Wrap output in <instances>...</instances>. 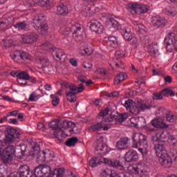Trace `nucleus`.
I'll return each instance as SVG.
<instances>
[{"instance_id":"f257e3e1","label":"nucleus","mask_w":177,"mask_h":177,"mask_svg":"<svg viewBox=\"0 0 177 177\" xmlns=\"http://www.w3.org/2000/svg\"><path fill=\"white\" fill-rule=\"evenodd\" d=\"M156 156L159 158V162L165 168L172 167V160L167 154L164 142H167V134L162 131H156L155 136H152Z\"/></svg>"},{"instance_id":"f03ea898","label":"nucleus","mask_w":177,"mask_h":177,"mask_svg":"<svg viewBox=\"0 0 177 177\" xmlns=\"http://www.w3.org/2000/svg\"><path fill=\"white\" fill-rule=\"evenodd\" d=\"M127 174L120 173L115 176H111L113 172L109 169H106L101 174L100 177H133V175H138L140 177H149L147 173V167L145 164H133L127 167Z\"/></svg>"},{"instance_id":"7ed1b4c3","label":"nucleus","mask_w":177,"mask_h":177,"mask_svg":"<svg viewBox=\"0 0 177 177\" xmlns=\"http://www.w3.org/2000/svg\"><path fill=\"white\" fill-rule=\"evenodd\" d=\"M133 149H138L142 156H146L149 153V144L147 143V136L142 133H135L132 136Z\"/></svg>"},{"instance_id":"20e7f679","label":"nucleus","mask_w":177,"mask_h":177,"mask_svg":"<svg viewBox=\"0 0 177 177\" xmlns=\"http://www.w3.org/2000/svg\"><path fill=\"white\" fill-rule=\"evenodd\" d=\"M127 109V111L137 115L142 110H149L151 108V104H147L143 102L142 100H138L136 102L132 100H127L123 104Z\"/></svg>"},{"instance_id":"39448f33","label":"nucleus","mask_w":177,"mask_h":177,"mask_svg":"<svg viewBox=\"0 0 177 177\" xmlns=\"http://www.w3.org/2000/svg\"><path fill=\"white\" fill-rule=\"evenodd\" d=\"M19 148L20 152L18 155L16 153V147L12 145L6 147L2 153V147L0 146V156H1V161H3L4 164H9L12 162L15 156L18 158H23V151L21 150V147H19Z\"/></svg>"},{"instance_id":"423d86ee","label":"nucleus","mask_w":177,"mask_h":177,"mask_svg":"<svg viewBox=\"0 0 177 177\" xmlns=\"http://www.w3.org/2000/svg\"><path fill=\"white\" fill-rule=\"evenodd\" d=\"M33 27L40 34L45 35L48 32V23H46V17L44 14H39L34 17Z\"/></svg>"},{"instance_id":"0eeeda50","label":"nucleus","mask_w":177,"mask_h":177,"mask_svg":"<svg viewBox=\"0 0 177 177\" xmlns=\"http://www.w3.org/2000/svg\"><path fill=\"white\" fill-rule=\"evenodd\" d=\"M30 146V156H32V157H35L36 156L37 162H45V161H46V156H45V150L41 152V148L39 147V145L34 141L31 142Z\"/></svg>"},{"instance_id":"6e6552de","label":"nucleus","mask_w":177,"mask_h":177,"mask_svg":"<svg viewBox=\"0 0 177 177\" xmlns=\"http://www.w3.org/2000/svg\"><path fill=\"white\" fill-rule=\"evenodd\" d=\"M59 124H60V120H55L49 123V127L53 129L51 130V133H53L57 139L62 140V138H65L67 136L64 134V132L62 130V127H60Z\"/></svg>"},{"instance_id":"1a4fd4ad","label":"nucleus","mask_w":177,"mask_h":177,"mask_svg":"<svg viewBox=\"0 0 177 177\" xmlns=\"http://www.w3.org/2000/svg\"><path fill=\"white\" fill-rule=\"evenodd\" d=\"M129 9L132 12H134L136 15H142L143 13H147L150 10V7L140 3H131L128 5Z\"/></svg>"},{"instance_id":"9d476101","label":"nucleus","mask_w":177,"mask_h":177,"mask_svg":"<svg viewBox=\"0 0 177 177\" xmlns=\"http://www.w3.org/2000/svg\"><path fill=\"white\" fill-rule=\"evenodd\" d=\"M8 177H34V174L30 171L28 165H24L19 168L18 171L10 174Z\"/></svg>"},{"instance_id":"9b49d317","label":"nucleus","mask_w":177,"mask_h":177,"mask_svg":"<svg viewBox=\"0 0 177 177\" xmlns=\"http://www.w3.org/2000/svg\"><path fill=\"white\" fill-rule=\"evenodd\" d=\"M10 57L17 63H18L19 60H27L28 62H31L34 59L32 56L28 53L20 50L15 51L14 53L10 54Z\"/></svg>"},{"instance_id":"f8f14e48","label":"nucleus","mask_w":177,"mask_h":177,"mask_svg":"<svg viewBox=\"0 0 177 177\" xmlns=\"http://www.w3.org/2000/svg\"><path fill=\"white\" fill-rule=\"evenodd\" d=\"M111 128V123L102 121L90 126L88 129L89 132H97L98 131H108Z\"/></svg>"},{"instance_id":"ddd939ff","label":"nucleus","mask_w":177,"mask_h":177,"mask_svg":"<svg viewBox=\"0 0 177 177\" xmlns=\"http://www.w3.org/2000/svg\"><path fill=\"white\" fill-rule=\"evenodd\" d=\"M73 37L75 41H82L85 37V31L81 28V25L75 24L72 25Z\"/></svg>"},{"instance_id":"4468645a","label":"nucleus","mask_w":177,"mask_h":177,"mask_svg":"<svg viewBox=\"0 0 177 177\" xmlns=\"http://www.w3.org/2000/svg\"><path fill=\"white\" fill-rule=\"evenodd\" d=\"M95 149L97 151H102L101 154H107L109 151L106 145V138L102 136H97Z\"/></svg>"},{"instance_id":"2eb2a0df","label":"nucleus","mask_w":177,"mask_h":177,"mask_svg":"<svg viewBox=\"0 0 177 177\" xmlns=\"http://www.w3.org/2000/svg\"><path fill=\"white\" fill-rule=\"evenodd\" d=\"M27 2L28 6H35V5H39V6H42L43 8H52L53 5L52 2L49 0H25Z\"/></svg>"},{"instance_id":"dca6fc26","label":"nucleus","mask_w":177,"mask_h":177,"mask_svg":"<svg viewBox=\"0 0 177 177\" xmlns=\"http://www.w3.org/2000/svg\"><path fill=\"white\" fill-rule=\"evenodd\" d=\"M151 24L155 28H164L167 24V20L162 17L156 15L151 18Z\"/></svg>"},{"instance_id":"f3484780","label":"nucleus","mask_w":177,"mask_h":177,"mask_svg":"<svg viewBox=\"0 0 177 177\" xmlns=\"http://www.w3.org/2000/svg\"><path fill=\"white\" fill-rule=\"evenodd\" d=\"M50 52L53 55V57L55 59V60H62L64 61V59L67 57L66 53L62 49L59 48H56L55 46H53L52 48L50 49Z\"/></svg>"},{"instance_id":"a211bd4d","label":"nucleus","mask_w":177,"mask_h":177,"mask_svg":"<svg viewBox=\"0 0 177 177\" xmlns=\"http://www.w3.org/2000/svg\"><path fill=\"white\" fill-rule=\"evenodd\" d=\"M49 173H50V166L49 165H39L35 169L36 177H44Z\"/></svg>"},{"instance_id":"6ab92c4d","label":"nucleus","mask_w":177,"mask_h":177,"mask_svg":"<svg viewBox=\"0 0 177 177\" xmlns=\"http://www.w3.org/2000/svg\"><path fill=\"white\" fill-rule=\"evenodd\" d=\"M15 23V17H3L0 19V30H5L9 26H12Z\"/></svg>"},{"instance_id":"aec40b11","label":"nucleus","mask_w":177,"mask_h":177,"mask_svg":"<svg viewBox=\"0 0 177 177\" xmlns=\"http://www.w3.org/2000/svg\"><path fill=\"white\" fill-rule=\"evenodd\" d=\"M90 28L93 32L97 34H102L104 30V26L100 23V21L97 20H92L91 21Z\"/></svg>"},{"instance_id":"412c9836","label":"nucleus","mask_w":177,"mask_h":177,"mask_svg":"<svg viewBox=\"0 0 177 177\" xmlns=\"http://www.w3.org/2000/svg\"><path fill=\"white\" fill-rule=\"evenodd\" d=\"M102 161L103 162L104 164L109 165L110 167H113V168H118L119 169H120V171H122V169H125V167L121 165L120 161L115 159L111 160L109 158H102Z\"/></svg>"},{"instance_id":"4be33fe9","label":"nucleus","mask_w":177,"mask_h":177,"mask_svg":"<svg viewBox=\"0 0 177 177\" xmlns=\"http://www.w3.org/2000/svg\"><path fill=\"white\" fill-rule=\"evenodd\" d=\"M124 160L127 162H135L139 160V155L136 151L131 149L125 153Z\"/></svg>"},{"instance_id":"5701e85b","label":"nucleus","mask_w":177,"mask_h":177,"mask_svg":"<svg viewBox=\"0 0 177 177\" xmlns=\"http://www.w3.org/2000/svg\"><path fill=\"white\" fill-rule=\"evenodd\" d=\"M28 80H31L28 73L23 71L18 74L17 82L20 84V85H24V86H27L26 81H28Z\"/></svg>"},{"instance_id":"b1692460","label":"nucleus","mask_w":177,"mask_h":177,"mask_svg":"<svg viewBox=\"0 0 177 177\" xmlns=\"http://www.w3.org/2000/svg\"><path fill=\"white\" fill-rule=\"evenodd\" d=\"M129 138L128 137L122 138L116 142V149L118 150H125L128 149Z\"/></svg>"},{"instance_id":"393cba45","label":"nucleus","mask_w":177,"mask_h":177,"mask_svg":"<svg viewBox=\"0 0 177 177\" xmlns=\"http://www.w3.org/2000/svg\"><path fill=\"white\" fill-rule=\"evenodd\" d=\"M37 39H38V35L35 33H32L30 35H25L22 37V42L24 44H32L37 42Z\"/></svg>"},{"instance_id":"a878e982","label":"nucleus","mask_w":177,"mask_h":177,"mask_svg":"<svg viewBox=\"0 0 177 177\" xmlns=\"http://www.w3.org/2000/svg\"><path fill=\"white\" fill-rule=\"evenodd\" d=\"M151 124L153 127H155V128H168V125L165 124L164 120L161 118L153 120Z\"/></svg>"},{"instance_id":"bb28decb","label":"nucleus","mask_w":177,"mask_h":177,"mask_svg":"<svg viewBox=\"0 0 177 177\" xmlns=\"http://www.w3.org/2000/svg\"><path fill=\"white\" fill-rule=\"evenodd\" d=\"M122 35L125 41H131L132 39V31L129 27H125L122 31Z\"/></svg>"},{"instance_id":"cd10ccee","label":"nucleus","mask_w":177,"mask_h":177,"mask_svg":"<svg viewBox=\"0 0 177 177\" xmlns=\"http://www.w3.org/2000/svg\"><path fill=\"white\" fill-rule=\"evenodd\" d=\"M57 15L66 16L68 13V8H67V6L61 3L57 7Z\"/></svg>"},{"instance_id":"c85d7f7f","label":"nucleus","mask_w":177,"mask_h":177,"mask_svg":"<svg viewBox=\"0 0 177 177\" xmlns=\"http://www.w3.org/2000/svg\"><path fill=\"white\" fill-rule=\"evenodd\" d=\"M69 89L71 91V92H73L74 93H81L85 89V87L84 84H80V86L77 87L74 84H71L69 85Z\"/></svg>"},{"instance_id":"c756f323","label":"nucleus","mask_w":177,"mask_h":177,"mask_svg":"<svg viewBox=\"0 0 177 177\" xmlns=\"http://www.w3.org/2000/svg\"><path fill=\"white\" fill-rule=\"evenodd\" d=\"M145 28H146V26H145L142 24H138L136 25V32L140 37H143V36L145 37L146 35L147 32H146V30H145Z\"/></svg>"},{"instance_id":"7c9ffc66","label":"nucleus","mask_w":177,"mask_h":177,"mask_svg":"<svg viewBox=\"0 0 177 177\" xmlns=\"http://www.w3.org/2000/svg\"><path fill=\"white\" fill-rule=\"evenodd\" d=\"M44 154L46 157V161L47 162H50L55 158V152L50 151V149H45Z\"/></svg>"},{"instance_id":"2f4dec72","label":"nucleus","mask_w":177,"mask_h":177,"mask_svg":"<svg viewBox=\"0 0 177 177\" xmlns=\"http://www.w3.org/2000/svg\"><path fill=\"white\" fill-rule=\"evenodd\" d=\"M6 136H14L15 138H19V136H20V133L19 131H17V130H16L12 127H8V128H7Z\"/></svg>"},{"instance_id":"473e14b6","label":"nucleus","mask_w":177,"mask_h":177,"mask_svg":"<svg viewBox=\"0 0 177 177\" xmlns=\"http://www.w3.org/2000/svg\"><path fill=\"white\" fill-rule=\"evenodd\" d=\"M71 32H73V25H65L60 28V32L62 35H68Z\"/></svg>"},{"instance_id":"72a5a7b5","label":"nucleus","mask_w":177,"mask_h":177,"mask_svg":"<svg viewBox=\"0 0 177 177\" xmlns=\"http://www.w3.org/2000/svg\"><path fill=\"white\" fill-rule=\"evenodd\" d=\"M127 75L124 73H119L114 80V84L115 85H118L120 82H122V81L127 80Z\"/></svg>"},{"instance_id":"f704fd0d","label":"nucleus","mask_w":177,"mask_h":177,"mask_svg":"<svg viewBox=\"0 0 177 177\" xmlns=\"http://www.w3.org/2000/svg\"><path fill=\"white\" fill-rule=\"evenodd\" d=\"M109 113H110V109L109 108L102 110L100 113V117H107V120L106 122H111L114 121V118H113V117H109Z\"/></svg>"},{"instance_id":"c9c22d12","label":"nucleus","mask_w":177,"mask_h":177,"mask_svg":"<svg viewBox=\"0 0 177 177\" xmlns=\"http://www.w3.org/2000/svg\"><path fill=\"white\" fill-rule=\"evenodd\" d=\"M41 97L42 95L38 93V92L34 91L30 94L28 102H38V100H39V99H41Z\"/></svg>"},{"instance_id":"e433bc0d","label":"nucleus","mask_w":177,"mask_h":177,"mask_svg":"<svg viewBox=\"0 0 177 177\" xmlns=\"http://www.w3.org/2000/svg\"><path fill=\"white\" fill-rule=\"evenodd\" d=\"M15 28H17L19 31H21L24 30H27L28 27V24H27V22L26 21H24L22 22H18L15 25H14Z\"/></svg>"},{"instance_id":"4c0bfd02","label":"nucleus","mask_w":177,"mask_h":177,"mask_svg":"<svg viewBox=\"0 0 177 177\" xmlns=\"http://www.w3.org/2000/svg\"><path fill=\"white\" fill-rule=\"evenodd\" d=\"M102 158H101L100 159L97 158H92L89 160V165L93 167H97V165H100V164H104L103 161H102Z\"/></svg>"},{"instance_id":"58836bf2","label":"nucleus","mask_w":177,"mask_h":177,"mask_svg":"<svg viewBox=\"0 0 177 177\" xmlns=\"http://www.w3.org/2000/svg\"><path fill=\"white\" fill-rule=\"evenodd\" d=\"M39 61L43 68H49L51 67L50 62H49V59L44 57H40Z\"/></svg>"},{"instance_id":"ea45409f","label":"nucleus","mask_w":177,"mask_h":177,"mask_svg":"<svg viewBox=\"0 0 177 177\" xmlns=\"http://www.w3.org/2000/svg\"><path fill=\"white\" fill-rule=\"evenodd\" d=\"M165 44L166 45H175L176 44V39L172 35H169L168 37L165 38Z\"/></svg>"},{"instance_id":"a19ab883","label":"nucleus","mask_w":177,"mask_h":177,"mask_svg":"<svg viewBox=\"0 0 177 177\" xmlns=\"http://www.w3.org/2000/svg\"><path fill=\"white\" fill-rule=\"evenodd\" d=\"M18 137H15L13 136H6L4 142H3V145H12V143H15L16 142V139H17Z\"/></svg>"},{"instance_id":"79ce46f5","label":"nucleus","mask_w":177,"mask_h":177,"mask_svg":"<svg viewBox=\"0 0 177 177\" xmlns=\"http://www.w3.org/2000/svg\"><path fill=\"white\" fill-rule=\"evenodd\" d=\"M66 97L67 100L71 103H74V102H77V96L75 95V93L74 92H66Z\"/></svg>"},{"instance_id":"37998d69","label":"nucleus","mask_w":177,"mask_h":177,"mask_svg":"<svg viewBox=\"0 0 177 177\" xmlns=\"http://www.w3.org/2000/svg\"><path fill=\"white\" fill-rule=\"evenodd\" d=\"M107 44L108 45H118L121 43L120 42V40H118V38L114 36H111L108 38Z\"/></svg>"},{"instance_id":"c03bdc74","label":"nucleus","mask_w":177,"mask_h":177,"mask_svg":"<svg viewBox=\"0 0 177 177\" xmlns=\"http://www.w3.org/2000/svg\"><path fill=\"white\" fill-rule=\"evenodd\" d=\"M163 96H175V91L171 88H165L161 91Z\"/></svg>"},{"instance_id":"a18cd8bd","label":"nucleus","mask_w":177,"mask_h":177,"mask_svg":"<svg viewBox=\"0 0 177 177\" xmlns=\"http://www.w3.org/2000/svg\"><path fill=\"white\" fill-rule=\"evenodd\" d=\"M74 127H75V124L71 121L65 120L62 123V128L64 129H68V128H71V129H73Z\"/></svg>"},{"instance_id":"49530a36","label":"nucleus","mask_w":177,"mask_h":177,"mask_svg":"<svg viewBox=\"0 0 177 177\" xmlns=\"http://www.w3.org/2000/svg\"><path fill=\"white\" fill-rule=\"evenodd\" d=\"M77 142H78V138L76 137H73L71 138H69L66 142V146L71 147V146H75V144H77Z\"/></svg>"},{"instance_id":"de8ad7c7","label":"nucleus","mask_w":177,"mask_h":177,"mask_svg":"<svg viewBox=\"0 0 177 177\" xmlns=\"http://www.w3.org/2000/svg\"><path fill=\"white\" fill-rule=\"evenodd\" d=\"M8 175V166L0 165V177H5Z\"/></svg>"},{"instance_id":"09e8293b","label":"nucleus","mask_w":177,"mask_h":177,"mask_svg":"<svg viewBox=\"0 0 177 177\" xmlns=\"http://www.w3.org/2000/svg\"><path fill=\"white\" fill-rule=\"evenodd\" d=\"M165 13L167 16H176V8L174 7L167 8L165 10Z\"/></svg>"},{"instance_id":"8fccbe9b","label":"nucleus","mask_w":177,"mask_h":177,"mask_svg":"<svg viewBox=\"0 0 177 177\" xmlns=\"http://www.w3.org/2000/svg\"><path fill=\"white\" fill-rule=\"evenodd\" d=\"M93 53V49L91 48V46L84 47L83 50H80V53H82V55H91Z\"/></svg>"},{"instance_id":"3c124183","label":"nucleus","mask_w":177,"mask_h":177,"mask_svg":"<svg viewBox=\"0 0 177 177\" xmlns=\"http://www.w3.org/2000/svg\"><path fill=\"white\" fill-rule=\"evenodd\" d=\"M113 120H117L118 122H124V121L128 118V113H123L119 115L118 118L113 117Z\"/></svg>"},{"instance_id":"603ef678","label":"nucleus","mask_w":177,"mask_h":177,"mask_svg":"<svg viewBox=\"0 0 177 177\" xmlns=\"http://www.w3.org/2000/svg\"><path fill=\"white\" fill-rule=\"evenodd\" d=\"M82 67L85 71H91L92 70L93 65L91 64V62H84L82 64Z\"/></svg>"},{"instance_id":"864d4df0","label":"nucleus","mask_w":177,"mask_h":177,"mask_svg":"<svg viewBox=\"0 0 177 177\" xmlns=\"http://www.w3.org/2000/svg\"><path fill=\"white\" fill-rule=\"evenodd\" d=\"M167 142L171 145V146H176L177 143V140L174 137V136H169L167 138Z\"/></svg>"},{"instance_id":"5fc2aeb1","label":"nucleus","mask_w":177,"mask_h":177,"mask_svg":"<svg viewBox=\"0 0 177 177\" xmlns=\"http://www.w3.org/2000/svg\"><path fill=\"white\" fill-rule=\"evenodd\" d=\"M145 125H146V119L145 118L141 117L138 118V126L140 127V128L145 127Z\"/></svg>"},{"instance_id":"6e6d98bb","label":"nucleus","mask_w":177,"mask_h":177,"mask_svg":"<svg viewBox=\"0 0 177 177\" xmlns=\"http://www.w3.org/2000/svg\"><path fill=\"white\" fill-rule=\"evenodd\" d=\"M166 118L169 122H175V121H176L175 116H174V115L171 113H167L166 114Z\"/></svg>"},{"instance_id":"4d7b16f0","label":"nucleus","mask_w":177,"mask_h":177,"mask_svg":"<svg viewBox=\"0 0 177 177\" xmlns=\"http://www.w3.org/2000/svg\"><path fill=\"white\" fill-rule=\"evenodd\" d=\"M50 97H51V99H53L52 102H53V106H57V104L60 103V98H59L58 97H56V95H51Z\"/></svg>"},{"instance_id":"13d9d810","label":"nucleus","mask_w":177,"mask_h":177,"mask_svg":"<svg viewBox=\"0 0 177 177\" xmlns=\"http://www.w3.org/2000/svg\"><path fill=\"white\" fill-rule=\"evenodd\" d=\"M139 121V118H131L129 120V122L131 125V127H138V122Z\"/></svg>"},{"instance_id":"bf43d9fd","label":"nucleus","mask_w":177,"mask_h":177,"mask_svg":"<svg viewBox=\"0 0 177 177\" xmlns=\"http://www.w3.org/2000/svg\"><path fill=\"white\" fill-rule=\"evenodd\" d=\"M111 26L113 28H115L116 30H118L121 27V25L120 24V22L118 21L115 19H112L111 21Z\"/></svg>"},{"instance_id":"052dcab7","label":"nucleus","mask_w":177,"mask_h":177,"mask_svg":"<svg viewBox=\"0 0 177 177\" xmlns=\"http://www.w3.org/2000/svg\"><path fill=\"white\" fill-rule=\"evenodd\" d=\"M118 95H120V93H118V91H114L111 93H106V99H109L110 97H115L118 96Z\"/></svg>"},{"instance_id":"680f3d73","label":"nucleus","mask_w":177,"mask_h":177,"mask_svg":"<svg viewBox=\"0 0 177 177\" xmlns=\"http://www.w3.org/2000/svg\"><path fill=\"white\" fill-rule=\"evenodd\" d=\"M95 74H100L101 75H105L106 70L103 68H97L95 71Z\"/></svg>"},{"instance_id":"e2e57ef3","label":"nucleus","mask_w":177,"mask_h":177,"mask_svg":"<svg viewBox=\"0 0 177 177\" xmlns=\"http://www.w3.org/2000/svg\"><path fill=\"white\" fill-rule=\"evenodd\" d=\"M166 49L167 52H174V50H176V45H167Z\"/></svg>"},{"instance_id":"0e129e2a","label":"nucleus","mask_w":177,"mask_h":177,"mask_svg":"<svg viewBox=\"0 0 177 177\" xmlns=\"http://www.w3.org/2000/svg\"><path fill=\"white\" fill-rule=\"evenodd\" d=\"M162 93H153V99H156V100H161L162 99Z\"/></svg>"},{"instance_id":"69168bd1","label":"nucleus","mask_w":177,"mask_h":177,"mask_svg":"<svg viewBox=\"0 0 177 177\" xmlns=\"http://www.w3.org/2000/svg\"><path fill=\"white\" fill-rule=\"evenodd\" d=\"M3 100H6L7 102H12L13 103H16L17 101L13 100V98L9 97L8 95H4L2 97Z\"/></svg>"},{"instance_id":"338daca9","label":"nucleus","mask_w":177,"mask_h":177,"mask_svg":"<svg viewBox=\"0 0 177 177\" xmlns=\"http://www.w3.org/2000/svg\"><path fill=\"white\" fill-rule=\"evenodd\" d=\"M69 62L73 66V67H77L78 66V62L75 58L70 59Z\"/></svg>"},{"instance_id":"774afa93","label":"nucleus","mask_w":177,"mask_h":177,"mask_svg":"<svg viewBox=\"0 0 177 177\" xmlns=\"http://www.w3.org/2000/svg\"><path fill=\"white\" fill-rule=\"evenodd\" d=\"M171 156L174 160H175V161H177V149H174L172 151Z\"/></svg>"}]
</instances>
